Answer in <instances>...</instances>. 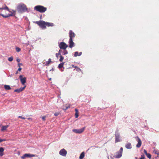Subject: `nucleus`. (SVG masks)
I'll return each mask as SVG.
<instances>
[{
	"label": "nucleus",
	"instance_id": "obj_1",
	"mask_svg": "<svg viewBox=\"0 0 159 159\" xmlns=\"http://www.w3.org/2000/svg\"><path fill=\"white\" fill-rule=\"evenodd\" d=\"M17 10L19 13H22L27 11V8L24 4H20L17 6Z\"/></svg>",
	"mask_w": 159,
	"mask_h": 159
},
{
	"label": "nucleus",
	"instance_id": "obj_2",
	"mask_svg": "<svg viewBox=\"0 0 159 159\" xmlns=\"http://www.w3.org/2000/svg\"><path fill=\"white\" fill-rule=\"evenodd\" d=\"M34 9L40 13L44 12L47 10V8L40 5H37L35 6Z\"/></svg>",
	"mask_w": 159,
	"mask_h": 159
},
{
	"label": "nucleus",
	"instance_id": "obj_3",
	"mask_svg": "<svg viewBox=\"0 0 159 159\" xmlns=\"http://www.w3.org/2000/svg\"><path fill=\"white\" fill-rule=\"evenodd\" d=\"M34 23L37 24L39 26L43 29H45L46 28V22L40 20L34 22Z\"/></svg>",
	"mask_w": 159,
	"mask_h": 159
},
{
	"label": "nucleus",
	"instance_id": "obj_4",
	"mask_svg": "<svg viewBox=\"0 0 159 159\" xmlns=\"http://www.w3.org/2000/svg\"><path fill=\"white\" fill-rule=\"evenodd\" d=\"M123 151V148H120L119 151L116 153V154L114 155V157L117 158H120L122 156Z\"/></svg>",
	"mask_w": 159,
	"mask_h": 159
},
{
	"label": "nucleus",
	"instance_id": "obj_5",
	"mask_svg": "<svg viewBox=\"0 0 159 159\" xmlns=\"http://www.w3.org/2000/svg\"><path fill=\"white\" fill-rule=\"evenodd\" d=\"M59 46L61 49L65 50L68 47V46L65 43L61 42L59 44Z\"/></svg>",
	"mask_w": 159,
	"mask_h": 159
},
{
	"label": "nucleus",
	"instance_id": "obj_6",
	"mask_svg": "<svg viewBox=\"0 0 159 159\" xmlns=\"http://www.w3.org/2000/svg\"><path fill=\"white\" fill-rule=\"evenodd\" d=\"M23 75H20L19 76L20 79L21 83L23 85H25V84L26 83V78L25 77H23Z\"/></svg>",
	"mask_w": 159,
	"mask_h": 159
},
{
	"label": "nucleus",
	"instance_id": "obj_7",
	"mask_svg": "<svg viewBox=\"0 0 159 159\" xmlns=\"http://www.w3.org/2000/svg\"><path fill=\"white\" fill-rule=\"evenodd\" d=\"M115 141L116 143L120 141V135L119 133H118V130L117 129L116 130L115 134Z\"/></svg>",
	"mask_w": 159,
	"mask_h": 159
},
{
	"label": "nucleus",
	"instance_id": "obj_8",
	"mask_svg": "<svg viewBox=\"0 0 159 159\" xmlns=\"http://www.w3.org/2000/svg\"><path fill=\"white\" fill-rule=\"evenodd\" d=\"M85 127H84L80 129H73L72 131L76 133L80 134L83 132L85 129Z\"/></svg>",
	"mask_w": 159,
	"mask_h": 159
},
{
	"label": "nucleus",
	"instance_id": "obj_9",
	"mask_svg": "<svg viewBox=\"0 0 159 159\" xmlns=\"http://www.w3.org/2000/svg\"><path fill=\"white\" fill-rule=\"evenodd\" d=\"M35 156V155L31 154L29 153H26L24 154L23 156H21V158L22 159H24L26 157H31Z\"/></svg>",
	"mask_w": 159,
	"mask_h": 159
},
{
	"label": "nucleus",
	"instance_id": "obj_10",
	"mask_svg": "<svg viewBox=\"0 0 159 159\" xmlns=\"http://www.w3.org/2000/svg\"><path fill=\"white\" fill-rule=\"evenodd\" d=\"M67 152L66 150L64 149L63 148L61 149L60 151L59 152V154L60 155L64 156L66 157V156Z\"/></svg>",
	"mask_w": 159,
	"mask_h": 159
},
{
	"label": "nucleus",
	"instance_id": "obj_11",
	"mask_svg": "<svg viewBox=\"0 0 159 159\" xmlns=\"http://www.w3.org/2000/svg\"><path fill=\"white\" fill-rule=\"evenodd\" d=\"M26 87V86L25 85L23 87H21L19 89H16L14 91V92H17L18 93H20V92H21V91H23V90H24V89H25Z\"/></svg>",
	"mask_w": 159,
	"mask_h": 159
},
{
	"label": "nucleus",
	"instance_id": "obj_12",
	"mask_svg": "<svg viewBox=\"0 0 159 159\" xmlns=\"http://www.w3.org/2000/svg\"><path fill=\"white\" fill-rule=\"evenodd\" d=\"M69 35L70 37V39H72L73 38L75 37V34L71 30H70L69 32Z\"/></svg>",
	"mask_w": 159,
	"mask_h": 159
},
{
	"label": "nucleus",
	"instance_id": "obj_13",
	"mask_svg": "<svg viewBox=\"0 0 159 159\" xmlns=\"http://www.w3.org/2000/svg\"><path fill=\"white\" fill-rule=\"evenodd\" d=\"M137 142L138 143L136 145V147L138 148H140L142 144V141L138 137H137Z\"/></svg>",
	"mask_w": 159,
	"mask_h": 159
},
{
	"label": "nucleus",
	"instance_id": "obj_14",
	"mask_svg": "<svg viewBox=\"0 0 159 159\" xmlns=\"http://www.w3.org/2000/svg\"><path fill=\"white\" fill-rule=\"evenodd\" d=\"M69 47L70 48L73 47L74 46V43L73 41V39H69Z\"/></svg>",
	"mask_w": 159,
	"mask_h": 159
},
{
	"label": "nucleus",
	"instance_id": "obj_15",
	"mask_svg": "<svg viewBox=\"0 0 159 159\" xmlns=\"http://www.w3.org/2000/svg\"><path fill=\"white\" fill-rule=\"evenodd\" d=\"M13 14H14V13L11 12V14H8L7 15H5L4 14H1V16H2V17L6 18H7V17L11 16H14Z\"/></svg>",
	"mask_w": 159,
	"mask_h": 159
},
{
	"label": "nucleus",
	"instance_id": "obj_16",
	"mask_svg": "<svg viewBox=\"0 0 159 159\" xmlns=\"http://www.w3.org/2000/svg\"><path fill=\"white\" fill-rule=\"evenodd\" d=\"M125 148L128 149H131L132 147V145L130 143H127L125 146Z\"/></svg>",
	"mask_w": 159,
	"mask_h": 159
},
{
	"label": "nucleus",
	"instance_id": "obj_17",
	"mask_svg": "<svg viewBox=\"0 0 159 159\" xmlns=\"http://www.w3.org/2000/svg\"><path fill=\"white\" fill-rule=\"evenodd\" d=\"M9 125L2 126L1 129V131H4L6 130L7 128L8 127Z\"/></svg>",
	"mask_w": 159,
	"mask_h": 159
},
{
	"label": "nucleus",
	"instance_id": "obj_18",
	"mask_svg": "<svg viewBox=\"0 0 159 159\" xmlns=\"http://www.w3.org/2000/svg\"><path fill=\"white\" fill-rule=\"evenodd\" d=\"M46 26L48 27L53 26H54V24L52 23H49L46 22Z\"/></svg>",
	"mask_w": 159,
	"mask_h": 159
},
{
	"label": "nucleus",
	"instance_id": "obj_19",
	"mask_svg": "<svg viewBox=\"0 0 159 159\" xmlns=\"http://www.w3.org/2000/svg\"><path fill=\"white\" fill-rule=\"evenodd\" d=\"M4 151V149L2 147L0 148V156H2L3 155V152Z\"/></svg>",
	"mask_w": 159,
	"mask_h": 159
},
{
	"label": "nucleus",
	"instance_id": "obj_20",
	"mask_svg": "<svg viewBox=\"0 0 159 159\" xmlns=\"http://www.w3.org/2000/svg\"><path fill=\"white\" fill-rule=\"evenodd\" d=\"M75 118H77L78 117V116H79L78 110L76 108H75Z\"/></svg>",
	"mask_w": 159,
	"mask_h": 159
},
{
	"label": "nucleus",
	"instance_id": "obj_21",
	"mask_svg": "<svg viewBox=\"0 0 159 159\" xmlns=\"http://www.w3.org/2000/svg\"><path fill=\"white\" fill-rule=\"evenodd\" d=\"M84 152H82L80 154V156L79 157V158L80 159H83L84 157Z\"/></svg>",
	"mask_w": 159,
	"mask_h": 159
},
{
	"label": "nucleus",
	"instance_id": "obj_22",
	"mask_svg": "<svg viewBox=\"0 0 159 159\" xmlns=\"http://www.w3.org/2000/svg\"><path fill=\"white\" fill-rule=\"evenodd\" d=\"M4 88L6 90H10L11 89L10 86L9 85H5L4 86Z\"/></svg>",
	"mask_w": 159,
	"mask_h": 159
},
{
	"label": "nucleus",
	"instance_id": "obj_23",
	"mask_svg": "<svg viewBox=\"0 0 159 159\" xmlns=\"http://www.w3.org/2000/svg\"><path fill=\"white\" fill-rule=\"evenodd\" d=\"M51 62H52L51 59V58H49L48 59V61L46 62L45 65L47 66H48Z\"/></svg>",
	"mask_w": 159,
	"mask_h": 159
},
{
	"label": "nucleus",
	"instance_id": "obj_24",
	"mask_svg": "<svg viewBox=\"0 0 159 159\" xmlns=\"http://www.w3.org/2000/svg\"><path fill=\"white\" fill-rule=\"evenodd\" d=\"M4 9L7 10L9 12H11V11L9 10L8 7L7 6H6L5 7L3 8H0V10H3Z\"/></svg>",
	"mask_w": 159,
	"mask_h": 159
},
{
	"label": "nucleus",
	"instance_id": "obj_25",
	"mask_svg": "<svg viewBox=\"0 0 159 159\" xmlns=\"http://www.w3.org/2000/svg\"><path fill=\"white\" fill-rule=\"evenodd\" d=\"M64 64V62H62V63H61L60 64H59V65H58V67L59 68H62Z\"/></svg>",
	"mask_w": 159,
	"mask_h": 159
},
{
	"label": "nucleus",
	"instance_id": "obj_26",
	"mask_svg": "<svg viewBox=\"0 0 159 159\" xmlns=\"http://www.w3.org/2000/svg\"><path fill=\"white\" fill-rule=\"evenodd\" d=\"M60 59H59V61L61 62H62L63 61V60L64 59V57L62 56L61 55L60 56Z\"/></svg>",
	"mask_w": 159,
	"mask_h": 159
},
{
	"label": "nucleus",
	"instance_id": "obj_27",
	"mask_svg": "<svg viewBox=\"0 0 159 159\" xmlns=\"http://www.w3.org/2000/svg\"><path fill=\"white\" fill-rule=\"evenodd\" d=\"M146 156H147V157L149 158V159H151V155L149 153H148L147 154V155H146Z\"/></svg>",
	"mask_w": 159,
	"mask_h": 159
},
{
	"label": "nucleus",
	"instance_id": "obj_28",
	"mask_svg": "<svg viewBox=\"0 0 159 159\" xmlns=\"http://www.w3.org/2000/svg\"><path fill=\"white\" fill-rule=\"evenodd\" d=\"M16 52H20L21 50L20 48L18 47H16Z\"/></svg>",
	"mask_w": 159,
	"mask_h": 159
},
{
	"label": "nucleus",
	"instance_id": "obj_29",
	"mask_svg": "<svg viewBox=\"0 0 159 159\" xmlns=\"http://www.w3.org/2000/svg\"><path fill=\"white\" fill-rule=\"evenodd\" d=\"M63 55H65L67 54L68 53V52L65 49V50H64L63 52Z\"/></svg>",
	"mask_w": 159,
	"mask_h": 159
},
{
	"label": "nucleus",
	"instance_id": "obj_30",
	"mask_svg": "<svg viewBox=\"0 0 159 159\" xmlns=\"http://www.w3.org/2000/svg\"><path fill=\"white\" fill-rule=\"evenodd\" d=\"M8 60L9 61H11L13 60V57H10L8 58Z\"/></svg>",
	"mask_w": 159,
	"mask_h": 159
},
{
	"label": "nucleus",
	"instance_id": "obj_31",
	"mask_svg": "<svg viewBox=\"0 0 159 159\" xmlns=\"http://www.w3.org/2000/svg\"><path fill=\"white\" fill-rule=\"evenodd\" d=\"M78 56H79L78 52H75L74 54V56L76 57Z\"/></svg>",
	"mask_w": 159,
	"mask_h": 159
},
{
	"label": "nucleus",
	"instance_id": "obj_32",
	"mask_svg": "<svg viewBox=\"0 0 159 159\" xmlns=\"http://www.w3.org/2000/svg\"><path fill=\"white\" fill-rule=\"evenodd\" d=\"M59 55H60V56L61 55V53H60V52H58V53H56V57L57 58H58V56H59Z\"/></svg>",
	"mask_w": 159,
	"mask_h": 159
},
{
	"label": "nucleus",
	"instance_id": "obj_33",
	"mask_svg": "<svg viewBox=\"0 0 159 159\" xmlns=\"http://www.w3.org/2000/svg\"><path fill=\"white\" fill-rule=\"evenodd\" d=\"M59 114L60 113L59 112H55L54 114V115L55 116H57L59 115Z\"/></svg>",
	"mask_w": 159,
	"mask_h": 159
},
{
	"label": "nucleus",
	"instance_id": "obj_34",
	"mask_svg": "<svg viewBox=\"0 0 159 159\" xmlns=\"http://www.w3.org/2000/svg\"><path fill=\"white\" fill-rule=\"evenodd\" d=\"M46 116H43L42 117V119L43 120V121H45V120L46 119H45V118H46Z\"/></svg>",
	"mask_w": 159,
	"mask_h": 159
},
{
	"label": "nucleus",
	"instance_id": "obj_35",
	"mask_svg": "<svg viewBox=\"0 0 159 159\" xmlns=\"http://www.w3.org/2000/svg\"><path fill=\"white\" fill-rule=\"evenodd\" d=\"M145 157L143 155H141V157L139 159H145Z\"/></svg>",
	"mask_w": 159,
	"mask_h": 159
},
{
	"label": "nucleus",
	"instance_id": "obj_36",
	"mask_svg": "<svg viewBox=\"0 0 159 159\" xmlns=\"http://www.w3.org/2000/svg\"><path fill=\"white\" fill-rule=\"evenodd\" d=\"M18 118H21L23 119H25V118L24 117H22V116H19Z\"/></svg>",
	"mask_w": 159,
	"mask_h": 159
},
{
	"label": "nucleus",
	"instance_id": "obj_37",
	"mask_svg": "<svg viewBox=\"0 0 159 159\" xmlns=\"http://www.w3.org/2000/svg\"><path fill=\"white\" fill-rule=\"evenodd\" d=\"M144 152L147 155L148 153H147V151L145 149H144Z\"/></svg>",
	"mask_w": 159,
	"mask_h": 159
},
{
	"label": "nucleus",
	"instance_id": "obj_38",
	"mask_svg": "<svg viewBox=\"0 0 159 159\" xmlns=\"http://www.w3.org/2000/svg\"><path fill=\"white\" fill-rule=\"evenodd\" d=\"M22 65V63H19L18 64V67H20V66H21Z\"/></svg>",
	"mask_w": 159,
	"mask_h": 159
},
{
	"label": "nucleus",
	"instance_id": "obj_39",
	"mask_svg": "<svg viewBox=\"0 0 159 159\" xmlns=\"http://www.w3.org/2000/svg\"><path fill=\"white\" fill-rule=\"evenodd\" d=\"M22 69V68L20 67H19V68L18 69V70L17 71H20Z\"/></svg>",
	"mask_w": 159,
	"mask_h": 159
},
{
	"label": "nucleus",
	"instance_id": "obj_40",
	"mask_svg": "<svg viewBox=\"0 0 159 159\" xmlns=\"http://www.w3.org/2000/svg\"><path fill=\"white\" fill-rule=\"evenodd\" d=\"M6 140L5 139H1V142H2L3 141H6Z\"/></svg>",
	"mask_w": 159,
	"mask_h": 159
},
{
	"label": "nucleus",
	"instance_id": "obj_41",
	"mask_svg": "<svg viewBox=\"0 0 159 159\" xmlns=\"http://www.w3.org/2000/svg\"><path fill=\"white\" fill-rule=\"evenodd\" d=\"M16 61L18 62H19L20 61V59H17Z\"/></svg>",
	"mask_w": 159,
	"mask_h": 159
},
{
	"label": "nucleus",
	"instance_id": "obj_42",
	"mask_svg": "<svg viewBox=\"0 0 159 159\" xmlns=\"http://www.w3.org/2000/svg\"><path fill=\"white\" fill-rule=\"evenodd\" d=\"M82 52H80L79 53H78L79 56H80L82 54Z\"/></svg>",
	"mask_w": 159,
	"mask_h": 159
},
{
	"label": "nucleus",
	"instance_id": "obj_43",
	"mask_svg": "<svg viewBox=\"0 0 159 159\" xmlns=\"http://www.w3.org/2000/svg\"><path fill=\"white\" fill-rule=\"evenodd\" d=\"M78 70H78V71L79 70H80V71H81V70L80 68H78Z\"/></svg>",
	"mask_w": 159,
	"mask_h": 159
},
{
	"label": "nucleus",
	"instance_id": "obj_44",
	"mask_svg": "<svg viewBox=\"0 0 159 159\" xmlns=\"http://www.w3.org/2000/svg\"><path fill=\"white\" fill-rule=\"evenodd\" d=\"M28 120H30V119H32L31 118H28Z\"/></svg>",
	"mask_w": 159,
	"mask_h": 159
},
{
	"label": "nucleus",
	"instance_id": "obj_45",
	"mask_svg": "<svg viewBox=\"0 0 159 159\" xmlns=\"http://www.w3.org/2000/svg\"><path fill=\"white\" fill-rule=\"evenodd\" d=\"M18 71H17L16 72V74H18Z\"/></svg>",
	"mask_w": 159,
	"mask_h": 159
},
{
	"label": "nucleus",
	"instance_id": "obj_46",
	"mask_svg": "<svg viewBox=\"0 0 159 159\" xmlns=\"http://www.w3.org/2000/svg\"><path fill=\"white\" fill-rule=\"evenodd\" d=\"M13 12L14 13L16 12V11H15L13 10Z\"/></svg>",
	"mask_w": 159,
	"mask_h": 159
},
{
	"label": "nucleus",
	"instance_id": "obj_47",
	"mask_svg": "<svg viewBox=\"0 0 159 159\" xmlns=\"http://www.w3.org/2000/svg\"><path fill=\"white\" fill-rule=\"evenodd\" d=\"M0 142H1V139H0Z\"/></svg>",
	"mask_w": 159,
	"mask_h": 159
},
{
	"label": "nucleus",
	"instance_id": "obj_48",
	"mask_svg": "<svg viewBox=\"0 0 159 159\" xmlns=\"http://www.w3.org/2000/svg\"><path fill=\"white\" fill-rule=\"evenodd\" d=\"M1 14L0 13V15H1Z\"/></svg>",
	"mask_w": 159,
	"mask_h": 159
},
{
	"label": "nucleus",
	"instance_id": "obj_49",
	"mask_svg": "<svg viewBox=\"0 0 159 159\" xmlns=\"http://www.w3.org/2000/svg\"><path fill=\"white\" fill-rule=\"evenodd\" d=\"M108 159H109V158H108Z\"/></svg>",
	"mask_w": 159,
	"mask_h": 159
}]
</instances>
